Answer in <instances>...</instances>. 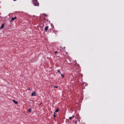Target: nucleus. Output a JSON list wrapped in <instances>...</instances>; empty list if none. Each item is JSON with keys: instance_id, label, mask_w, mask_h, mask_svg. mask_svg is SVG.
Listing matches in <instances>:
<instances>
[{"instance_id": "dca6fc26", "label": "nucleus", "mask_w": 124, "mask_h": 124, "mask_svg": "<svg viewBox=\"0 0 124 124\" xmlns=\"http://www.w3.org/2000/svg\"><path fill=\"white\" fill-rule=\"evenodd\" d=\"M16 0H14V1H16Z\"/></svg>"}, {"instance_id": "f257e3e1", "label": "nucleus", "mask_w": 124, "mask_h": 124, "mask_svg": "<svg viewBox=\"0 0 124 124\" xmlns=\"http://www.w3.org/2000/svg\"><path fill=\"white\" fill-rule=\"evenodd\" d=\"M33 2L34 3V6H39V3L38 2V1L37 0H32Z\"/></svg>"}, {"instance_id": "4468645a", "label": "nucleus", "mask_w": 124, "mask_h": 124, "mask_svg": "<svg viewBox=\"0 0 124 124\" xmlns=\"http://www.w3.org/2000/svg\"><path fill=\"white\" fill-rule=\"evenodd\" d=\"M54 88H56V89H58V86H54Z\"/></svg>"}, {"instance_id": "ddd939ff", "label": "nucleus", "mask_w": 124, "mask_h": 124, "mask_svg": "<svg viewBox=\"0 0 124 124\" xmlns=\"http://www.w3.org/2000/svg\"><path fill=\"white\" fill-rule=\"evenodd\" d=\"M56 54H58V51H55V54L56 55Z\"/></svg>"}, {"instance_id": "7ed1b4c3", "label": "nucleus", "mask_w": 124, "mask_h": 124, "mask_svg": "<svg viewBox=\"0 0 124 124\" xmlns=\"http://www.w3.org/2000/svg\"><path fill=\"white\" fill-rule=\"evenodd\" d=\"M16 19H17V17H12V20L10 21V22L11 23V22H12V21H14V20H15Z\"/></svg>"}, {"instance_id": "9d476101", "label": "nucleus", "mask_w": 124, "mask_h": 124, "mask_svg": "<svg viewBox=\"0 0 124 124\" xmlns=\"http://www.w3.org/2000/svg\"><path fill=\"white\" fill-rule=\"evenodd\" d=\"M59 108H57L56 110H55V113H58V112H59Z\"/></svg>"}, {"instance_id": "39448f33", "label": "nucleus", "mask_w": 124, "mask_h": 124, "mask_svg": "<svg viewBox=\"0 0 124 124\" xmlns=\"http://www.w3.org/2000/svg\"><path fill=\"white\" fill-rule=\"evenodd\" d=\"M13 102L15 103V104H18V102L15 100H13Z\"/></svg>"}, {"instance_id": "20e7f679", "label": "nucleus", "mask_w": 124, "mask_h": 124, "mask_svg": "<svg viewBox=\"0 0 124 124\" xmlns=\"http://www.w3.org/2000/svg\"><path fill=\"white\" fill-rule=\"evenodd\" d=\"M48 29H49V26H46L45 28V30L46 31H48Z\"/></svg>"}, {"instance_id": "f03ea898", "label": "nucleus", "mask_w": 124, "mask_h": 124, "mask_svg": "<svg viewBox=\"0 0 124 124\" xmlns=\"http://www.w3.org/2000/svg\"><path fill=\"white\" fill-rule=\"evenodd\" d=\"M31 96H36V93H35V92L31 93Z\"/></svg>"}, {"instance_id": "0eeeda50", "label": "nucleus", "mask_w": 124, "mask_h": 124, "mask_svg": "<svg viewBox=\"0 0 124 124\" xmlns=\"http://www.w3.org/2000/svg\"><path fill=\"white\" fill-rule=\"evenodd\" d=\"M3 28H4V24H2L1 26L0 27V29H3Z\"/></svg>"}, {"instance_id": "f8f14e48", "label": "nucleus", "mask_w": 124, "mask_h": 124, "mask_svg": "<svg viewBox=\"0 0 124 124\" xmlns=\"http://www.w3.org/2000/svg\"><path fill=\"white\" fill-rule=\"evenodd\" d=\"M55 114H56V112H54V115H53L54 118H56V117L57 116V115H56Z\"/></svg>"}, {"instance_id": "9b49d317", "label": "nucleus", "mask_w": 124, "mask_h": 124, "mask_svg": "<svg viewBox=\"0 0 124 124\" xmlns=\"http://www.w3.org/2000/svg\"><path fill=\"white\" fill-rule=\"evenodd\" d=\"M58 72L59 73V74H62V73L61 72V71L60 70H58Z\"/></svg>"}, {"instance_id": "2eb2a0df", "label": "nucleus", "mask_w": 124, "mask_h": 124, "mask_svg": "<svg viewBox=\"0 0 124 124\" xmlns=\"http://www.w3.org/2000/svg\"><path fill=\"white\" fill-rule=\"evenodd\" d=\"M28 90H29V91H30V90H31V89L29 88V89H28Z\"/></svg>"}, {"instance_id": "423d86ee", "label": "nucleus", "mask_w": 124, "mask_h": 124, "mask_svg": "<svg viewBox=\"0 0 124 124\" xmlns=\"http://www.w3.org/2000/svg\"><path fill=\"white\" fill-rule=\"evenodd\" d=\"M69 120H70V121H71L72 120V119H74V116H72V117H69Z\"/></svg>"}, {"instance_id": "6e6552de", "label": "nucleus", "mask_w": 124, "mask_h": 124, "mask_svg": "<svg viewBox=\"0 0 124 124\" xmlns=\"http://www.w3.org/2000/svg\"><path fill=\"white\" fill-rule=\"evenodd\" d=\"M28 111L31 113V108L28 109Z\"/></svg>"}, {"instance_id": "1a4fd4ad", "label": "nucleus", "mask_w": 124, "mask_h": 124, "mask_svg": "<svg viewBox=\"0 0 124 124\" xmlns=\"http://www.w3.org/2000/svg\"><path fill=\"white\" fill-rule=\"evenodd\" d=\"M61 75L62 78H64V75L61 74Z\"/></svg>"}]
</instances>
